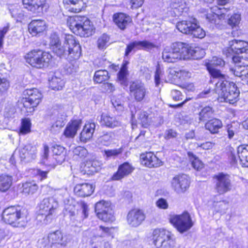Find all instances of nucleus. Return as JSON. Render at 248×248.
Instances as JSON below:
<instances>
[{
  "label": "nucleus",
  "instance_id": "44",
  "mask_svg": "<svg viewBox=\"0 0 248 248\" xmlns=\"http://www.w3.org/2000/svg\"><path fill=\"white\" fill-rule=\"evenodd\" d=\"M9 10L12 17L15 18L17 21H20L23 19L24 16V12L19 5H11L9 7Z\"/></svg>",
  "mask_w": 248,
  "mask_h": 248
},
{
  "label": "nucleus",
  "instance_id": "22",
  "mask_svg": "<svg viewBox=\"0 0 248 248\" xmlns=\"http://www.w3.org/2000/svg\"><path fill=\"white\" fill-rule=\"evenodd\" d=\"M212 13H207L206 15V18L210 22L217 24V18L218 19H224L226 16V9L218 7L217 6H214L211 9Z\"/></svg>",
  "mask_w": 248,
  "mask_h": 248
},
{
  "label": "nucleus",
  "instance_id": "12",
  "mask_svg": "<svg viewBox=\"0 0 248 248\" xmlns=\"http://www.w3.org/2000/svg\"><path fill=\"white\" fill-rule=\"evenodd\" d=\"M95 211L98 217L105 222H112L115 219L110 203L108 202L102 200L97 202L95 206Z\"/></svg>",
  "mask_w": 248,
  "mask_h": 248
},
{
  "label": "nucleus",
  "instance_id": "1",
  "mask_svg": "<svg viewBox=\"0 0 248 248\" xmlns=\"http://www.w3.org/2000/svg\"><path fill=\"white\" fill-rule=\"evenodd\" d=\"M215 92L224 102L233 104L238 100L240 92L235 84L227 80L218 81Z\"/></svg>",
  "mask_w": 248,
  "mask_h": 248
},
{
  "label": "nucleus",
  "instance_id": "53",
  "mask_svg": "<svg viewBox=\"0 0 248 248\" xmlns=\"http://www.w3.org/2000/svg\"><path fill=\"white\" fill-rule=\"evenodd\" d=\"M50 87L54 90H60L64 85V81L60 78L53 77L49 81Z\"/></svg>",
  "mask_w": 248,
  "mask_h": 248
},
{
  "label": "nucleus",
  "instance_id": "33",
  "mask_svg": "<svg viewBox=\"0 0 248 248\" xmlns=\"http://www.w3.org/2000/svg\"><path fill=\"white\" fill-rule=\"evenodd\" d=\"M101 163L97 160H88L84 164L83 170L88 174L98 172L101 169Z\"/></svg>",
  "mask_w": 248,
  "mask_h": 248
},
{
  "label": "nucleus",
  "instance_id": "59",
  "mask_svg": "<svg viewBox=\"0 0 248 248\" xmlns=\"http://www.w3.org/2000/svg\"><path fill=\"white\" fill-rule=\"evenodd\" d=\"M21 103L23 104L24 108H28V111L31 112L34 110V108L36 107L37 105H33L32 102L28 99V97H23L21 100Z\"/></svg>",
  "mask_w": 248,
  "mask_h": 248
},
{
  "label": "nucleus",
  "instance_id": "31",
  "mask_svg": "<svg viewBox=\"0 0 248 248\" xmlns=\"http://www.w3.org/2000/svg\"><path fill=\"white\" fill-rule=\"evenodd\" d=\"M132 171L131 166L128 163H124L119 167L117 171L111 179L112 180H119L130 174Z\"/></svg>",
  "mask_w": 248,
  "mask_h": 248
},
{
  "label": "nucleus",
  "instance_id": "41",
  "mask_svg": "<svg viewBox=\"0 0 248 248\" xmlns=\"http://www.w3.org/2000/svg\"><path fill=\"white\" fill-rule=\"evenodd\" d=\"M13 177L7 174L0 175V191L5 192L11 186L13 183Z\"/></svg>",
  "mask_w": 248,
  "mask_h": 248
},
{
  "label": "nucleus",
  "instance_id": "45",
  "mask_svg": "<svg viewBox=\"0 0 248 248\" xmlns=\"http://www.w3.org/2000/svg\"><path fill=\"white\" fill-rule=\"evenodd\" d=\"M115 231L113 227L108 228L100 226L96 230L95 235L98 237H105L106 236H111Z\"/></svg>",
  "mask_w": 248,
  "mask_h": 248
},
{
  "label": "nucleus",
  "instance_id": "34",
  "mask_svg": "<svg viewBox=\"0 0 248 248\" xmlns=\"http://www.w3.org/2000/svg\"><path fill=\"white\" fill-rule=\"evenodd\" d=\"M24 94L27 95L28 99L32 102L33 105H38L42 97V93L36 88L27 89L24 91Z\"/></svg>",
  "mask_w": 248,
  "mask_h": 248
},
{
  "label": "nucleus",
  "instance_id": "7",
  "mask_svg": "<svg viewBox=\"0 0 248 248\" xmlns=\"http://www.w3.org/2000/svg\"><path fill=\"white\" fill-rule=\"evenodd\" d=\"M153 240L156 248H173L175 244L173 235L164 229H155L153 232Z\"/></svg>",
  "mask_w": 248,
  "mask_h": 248
},
{
  "label": "nucleus",
  "instance_id": "39",
  "mask_svg": "<svg viewBox=\"0 0 248 248\" xmlns=\"http://www.w3.org/2000/svg\"><path fill=\"white\" fill-rule=\"evenodd\" d=\"M152 114H148L146 111H141L139 114L138 119L144 127H147L149 125L156 122L155 118H153Z\"/></svg>",
  "mask_w": 248,
  "mask_h": 248
},
{
  "label": "nucleus",
  "instance_id": "2",
  "mask_svg": "<svg viewBox=\"0 0 248 248\" xmlns=\"http://www.w3.org/2000/svg\"><path fill=\"white\" fill-rule=\"evenodd\" d=\"M67 24L74 33L81 37H87L92 35L94 30L91 21L85 17H69Z\"/></svg>",
  "mask_w": 248,
  "mask_h": 248
},
{
  "label": "nucleus",
  "instance_id": "32",
  "mask_svg": "<svg viewBox=\"0 0 248 248\" xmlns=\"http://www.w3.org/2000/svg\"><path fill=\"white\" fill-rule=\"evenodd\" d=\"M223 126L221 120L218 119L214 118L208 121L205 124V128L208 130L211 134H217L219 130Z\"/></svg>",
  "mask_w": 248,
  "mask_h": 248
},
{
  "label": "nucleus",
  "instance_id": "6",
  "mask_svg": "<svg viewBox=\"0 0 248 248\" xmlns=\"http://www.w3.org/2000/svg\"><path fill=\"white\" fill-rule=\"evenodd\" d=\"M26 62L33 67L42 68L47 66L52 59L51 55L40 49L33 50L25 56Z\"/></svg>",
  "mask_w": 248,
  "mask_h": 248
},
{
  "label": "nucleus",
  "instance_id": "18",
  "mask_svg": "<svg viewBox=\"0 0 248 248\" xmlns=\"http://www.w3.org/2000/svg\"><path fill=\"white\" fill-rule=\"evenodd\" d=\"M156 47V46L153 43L147 40L142 41H134L130 43L127 46L125 54L128 56L129 54L134 49H143L146 51L150 50Z\"/></svg>",
  "mask_w": 248,
  "mask_h": 248
},
{
  "label": "nucleus",
  "instance_id": "51",
  "mask_svg": "<svg viewBox=\"0 0 248 248\" xmlns=\"http://www.w3.org/2000/svg\"><path fill=\"white\" fill-rule=\"evenodd\" d=\"M109 36L106 34L104 33L101 35L98 39L97 45V47L100 49H106L109 45Z\"/></svg>",
  "mask_w": 248,
  "mask_h": 248
},
{
  "label": "nucleus",
  "instance_id": "28",
  "mask_svg": "<svg viewBox=\"0 0 248 248\" xmlns=\"http://www.w3.org/2000/svg\"><path fill=\"white\" fill-rule=\"evenodd\" d=\"M185 47L186 48V57H185V59H200L202 58L205 54L203 49L199 47L189 46L188 44L185 43Z\"/></svg>",
  "mask_w": 248,
  "mask_h": 248
},
{
  "label": "nucleus",
  "instance_id": "49",
  "mask_svg": "<svg viewBox=\"0 0 248 248\" xmlns=\"http://www.w3.org/2000/svg\"><path fill=\"white\" fill-rule=\"evenodd\" d=\"M206 68L211 76L214 78H218V81L226 80V75L223 74L219 70L212 67H206Z\"/></svg>",
  "mask_w": 248,
  "mask_h": 248
},
{
  "label": "nucleus",
  "instance_id": "23",
  "mask_svg": "<svg viewBox=\"0 0 248 248\" xmlns=\"http://www.w3.org/2000/svg\"><path fill=\"white\" fill-rule=\"evenodd\" d=\"M96 127L94 122H88L83 126L80 134V140L82 142H86L92 138Z\"/></svg>",
  "mask_w": 248,
  "mask_h": 248
},
{
  "label": "nucleus",
  "instance_id": "30",
  "mask_svg": "<svg viewBox=\"0 0 248 248\" xmlns=\"http://www.w3.org/2000/svg\"><path fill=\"white\" fill-rule=\"evenodd\" d=\"M28 29L30 33L35 36L45 30L46 23L42 20H34L29 24Z\"/></svg>",
  "mask_w": 248,
  "mask_h": 248
},
{
  "label": "nucleus",
  "instance_id": "57",
  "mask_svg": "<svg viewBox=\"0 0 248 248\" xmlns=\"http://www.w3.org/2000/svg\"><path fill=\"white\" fill-rule=\"evenodd\" d=\"M127 72L126 66L124 64L118 73V78L121 84L124 83L126 81Z\"/></svg>",
  "mask_w": 248,
  "mask_h": 248
},
{
  "label": "nucleus",
  "instance_id": "29",
  "mask_svg": "<svg viewBox=\"0 0 248 248\" xmlns=\"http://www.w3.org/2000/svg\"><path fill=\"white\" fill-rule=\"evenodd\" d=\"M64 7L68 11L73 13H79L83 8L82 0H63Z\"/></svg>",
  "mask_w": 248,
  "mask_h": 248
},
{
  "label": "nucleus",
  "instance_id": "54",
  "mask_svg": "<svg viewBox=\"0 0 248 248\" xmlns=\"http://www.w3.org/2000/svg\"><path fill=\"white\" fill-rule=\"evenodd\" d=\"M241 18L240 14L235 13L232 15L228 19L227 22L232 28L237 27L240 23Z\"/></svg>",
  "mask_w": 248,
  "mask_h": 248
},
{
  "label": "nucleus",
  "instance_id": "27",
  "mask_svg": "<svg viewBox=\"0 0 248 248\" xmlns=\"http://www.w3.org/2000/svg\"><path fill=\"white\" fill-rule=\"evenodd\" d=\"M94 187L89 183L77 184L74 187V192L78 196L85 197L90 196L93 192Z\"/></svg>",
  "mask_w": 248,
  "mask_h": 248
},
{
  "label": "nucleus",
  "instance_id": "26",
  "mask_svg": "<svg viewBox=\"0 0 248 248\" xmlns=\"http://www.w3.org/2000/svg\"><path fill=\"white\" fill-rule=\"evenodd\" d=\"M81 120H75L69 122L64 129L63 135L66 138H74L81 127Z\"/></svg>",
  "mask_w": 248,
  "mask_h": 248
},
{
  "label": "nucleus",
  "instance_id": "5",
  "mask_svg": "<svg viewBox=\"0 0 248 248\" xmlns=\"http://www.w3.org/2000/svg\"><path fill=\"white\" fill-rule=\"evenodd\" d=\"M186 51L185 43L175 42L164 47L162 53V58L165 62H175L179 60H185V57L187 56Z\"/></svg>",
  "mask_w": 248,
  "mask_h": 248
},
{
  "label": "nucleus",
  "instance_id": "11",
  "mask_svg": "<svg viewBox=\"0 0 248 248\" xmlns=\"http://www.w3.org/2000/svg\"><path fill=\"white\" fill-rule=\"evenodd\" d=\"M170 221L181 233L187 231L193 225L190 215L186 211L181 215L171 216Z\"/></svg>",
  "mask_w": 248,
  "mask_h": 248
},
{
  "label": "nucleus",
  "instance_id": "15",
  "mask_svg": "<svg viewBox=\"0 0 248 248\" xmlns=\"http://www.w3.org/2000/svg\"><path fill=\"white\" fill-rule=\"evenodd\" d=\"M130 94L137 102L142 101L148 93L144 84L140 82L134 81L130 85Z\"/></svg>",
  "mask_w": 248,
  "mask_h": 248
},
{
  "label": "nucleus",
  "instance_id": "36",
  "mask_svg": "<svg viewBox=\"0 0 248 248\" xmlns=\"http://www.w3.org/2000/svg\"><path fill=\"white\" fill-rule=\"evenodd\" d=\"M100 123L102 125L109 128H114L120 124V122L116 117H111L106 114H102Z\"/></svg>",
  "mask_w": 248,
  "mask_h": 248
},
{
  "label": "nucleus",
  "instance_id": "17",
  "mask_svg": "<svg viewBox=\"0 0 248 248\" xmlns=\"http://www.w3.org/2000/svg\"><path fill=\"white\" fill-rule=\"evenodd\" d=\"M145 218V215L141 210L134 209L131 210L126 217L127 222L131 227H136L141 224Z\"/></svg>",
  "mask_w": 248,
  "mask_h": 248
},
{
  "label": "nucleus",
  "instance_id": "60",
  "mask_svg": "<svg viewBox=\"0 0 248 248\" xmlns=\"http://www.w3.org/2000/svg\"><path fill=\"white\" fill-rule=\"evenodd\" d=\"M215 208L217 212L225 213L228 207V204L224 201H220L216 203Z\"/></svg>",
  "mask_w": 248,
  "mask_h": 248
},
{
  "label": "nucleus",
  "instance_id": "50",
  "mask_svg": "<svg viewBox=\"0 0 248 248\" xmlns=\"http://www.w3.org/2000/svg\"><path fill=\"white\" fill-rule=\"evenodd\" d=\"M224 61L220 58L213 57L210 60H205L204 61V65L206 67H215L217 66H222L224 65Z\"/></svg>",
  "mask_w": 248,
  "mask_h": 248
},
{
  "label": "nucleus",
  "instance_id": "61",
  "mask_svg": "<svg viewBox=\"0 0 248 248\" xmlns=\"http://www.w3.org/2000/svg\"><path fill=\"white\" fill-rule=\"evenodd\" d=\"M191 74L185 70H178L177 78L181 80H184L190 78Z\"/></svg>",
  "mask_w": 248,
  "mask_h": 248
},
{
  "label": "nucleus",
  "instance_id": "38",
  "mask_svg": "<svg viewBox=\"0 0 248 248\" xmlns=\"http://www.w3.org/2000/svg\"><path fill=\"white\" fill-rule=\"evenodd\" d=\"M237 154L242 166L248 165V145L243 144L237 148Z\"/></svg>",
  "mask_w": 248,
  "mask_h": 248
},
{
  "label": "nucleus",
  "instance_id": "56",
  "mask_svg": "<svg viewBox=\"0 0 248 248\" xmlns=\"http://www.w3.org/2000/svg\"><path fill=\"white\" fill-rule=\"evenodd\" d=\"M73 152L75 155H77L80 158H84L88 155L86 149L81 146L76 147Z\"/></svg>",
  "mask_w": 248,
  "mask_h": 248
},
{
  "label": "nucleus",
  "instance_id": "4",
  "mask_svg": "<svg viewBox=\"0 0 248 248\" xmlns=\"http://www.w3.org/2000/svg\"><path fill=\"white\" fill-rule=\"evenodd\" d=\"M229 47L223 52L227 57H231L233 62L241 59H248V43L243 40L233 39L229 41Z\"/></svg>",
  "mask_w": 248,
  "mask_h": 248
},
{
  "label": "nucleus",
  "instance_id": "14",
  "mask_svg": "<svg viewBox=\"0 0 248 248\" xmlns=\"http://www.w3.org/2000/svg\"><path fill=\"white\" fill-rule=\"evenodd\" d=\"M190 182L188 177L186 174L178 175L171 180L172 188L177 193H184L189 186Z\"/></svg>",
  "mask_w": 248,
  "mask_h": 248
},
{
  "label": "nucleus",
  "instance_id": "3",
  "mask_svg": "<svg viewBox=\"0 0 248 248\" xmlns=\"http://www.w3.org/2000/svg\"><path fill=\"white\" fill-rule=\"evenodd\" d=\"M2 219L15 228L24 227L27 223V217L19 206H12L5 208L2 212Z\"/></svg>",
  "mask_w": 248,
  "mask_h": 248
},
{
  "label": "nucleus",
  "instance_id": "40",
  "mask_svg": "<svg viewBox=\"0 0 248 248\" xmlns=\"http://www.w3.org/2000/svg\"><path fill=\"white\" fill-rule=\"evenodd\" d=\"M65 116L61 114L58 113L53 117V122L50 127V131L52 132L58 131L64 125Z\"/></svg>",
  "mask_w": 248,
  "mask_h": 248
},
{
  "label": "nucleus",
  "instance_id": "55",
  "mask_svg": "<svg viewBox=\"0 0 248 248\" xmlns=\"http://www.w3.org/2000/svg\"><path fill=\"white\" fill-rule=\"evenodd\" d=\"M31 124L29 119H24L22 120L21 125L19 130V134H26L31 131Z\"/></svg>",
  "mask_w": 248,
  "mask_h": 248
},
{
  "label": "nucleus",
  "instance_id": "52",
  "mask_svg": "<svg viewBox=\"0 0 248 248\" xmlns=\"http://www.w3.org/2000/svg\"><path fill=\"white\" fill-rule=\"evenodd\" d=\"M75 203V202L71 201L69 204H65L64 207V214L69 216L71 220L75 219L77 214Z\"/></svg>",
  "mask_w": 248,
  "mask_h": 248
},
{
  "label": "nucleus",
  "instance_id": "47",
  "mask_svg": "<svg viewBox=\"0 0 248 248\" xmlns=\"http://www.w3.org/2000/svg\"><path fill=\"white\" fill-rule=\"evenodd\" d=\"M108 75V72L106 70H98L94 73V81L97 83H102L108 79L109 77Z\"/></svg>",
  "mask_w": 248,
  "mask_h": 248
},
{
  "label": "nucleus",
  "instance_id": "46",
  "mask_svg": "<svg viewBox=\"0 0 248 248\" xmlns=\"http://www.w3.org/2000/svg\"><path fill=\"white\" fill-rule=\"evenodd\" d=\"M187 155L194 169L199 170L203 168L202 162L193 153L188 152Z\"/></svg>",
  "mask_w": 248,
  "mask_h": 248
},
{
  "label": "nucleus",
  "instance_id": "42",
  "mask_svg": "<svg viewBox=\"0 0 248 248\" xmlns=\"http://www.w3.org/2000/svg\"><path fill=\"white\" fill-rule=\"evenodd\" d=\"M114 134L111 132L104 133L99 137L97 140V143L99 145L108 146L113 141Z\"/></svg>",
  "mask_w": 248,
  "mask_h": 248
},
{
  "label": "nucleus",
  "instance_id": "37",
  "mask_svg": "<svg viewBox=\"0 0 248 248\" xmlns=\"http://www.w3.org/2000/svg\"><path fill=\"white\" fill-rule=\"evenodd\" d=\"M53 158L58 163L61 164L65 159L66 152L65 148L60 145H55L52 149Z\"/></svg>",
  "mask_w": 248,
  "mask_h": 248
},
{
  "label": "nucleus",
  "instance_id": "8",
  "mask_svg": "<svg viewBox=\"0 0 248 248\" xmlns=\"http://www.w3.org/2000/svg\"><path fill=\"white\" fill-rule=\"evenodd\" d=\"M176 28L180 32L190 34L196 38H202L205 36V31L198 25L195 18L179 22L176 25Z\"/></svg>",
  "mask_w": 248,
  "mask_h": 248
},
{
  "label": "nucleus",
  "instance_id": "64",
  "mask_svg": "<svg viewBox=\"0 0 248 248\" xmlns=\"http://www.w3.org/2000/svg\"><path fill=\"white\" fill-rule=\"evenodd\" d=\"M9 82L5 78H1L0 83V92L4 93L6 92L9 88Z\"/></svg>",
  "mask_w": 248,
  "mask_h": 248
},
{
  "label": "nucleus",
  "instance_id": "43",
  "mask_svg": "<svg viewBox=\"0 0 248 248\" xmlns=\"http://www.w3.org/2000/svg\"><path fill=\"white\" fill-rule=\"evenodd\" d=\"M22 192L26 195L33 194L38 189V186L34 182H27L22 184Z\"/></svg>",
  "mask_w": 248,
  "mask_h": 248
},
{
  "label": "nucleus",
  "instance_id": "24",
  "mask_svg": "<svg viewBox=\"0 0 248 248\" xmlns=\"http://www.w3.org/2000/svg\"><path fill=\"white\" fill-rule=\"evenodd\" d=\"M36 152V147L30 144L25 145L19 150V156L21 159H27L28 161L35 158Z\"/></svg>",
  "mask_w": 248,
  "mask_h": 248
},
{
  "label": "nucleus",
  "instance_id": "9",
  "mask_svg": "<svg viewBox=\"0 0 248 248\" xmlns=\"http://www.w3.org/2000/svg\"><path fill=\"white\" fill-rule=\"evenodd\" d=\"M64 44L67 46V54L68 59L72 62L75 61L73 71H76L78 62L77 61L81 55V48L79 44L77 42L74 36L71 34H66L64 38Z\"/></svg>",
  "mask_w": 248,
  "mask_h": 248
},
{
  "label": "nucleus",
  "instance_id": "35",
  "mask_svg": "<svg viewBox=\"0 0 248 248\" xmlns=\"http://www.w3.org/2000/svg\"><path fill=\"white\" fill-rule=\"evenodd\" d=\"M47 239L48 244L50 245L58 244L61 246L66 245V241L63 239L62 234L60 231H56L49 233Z\"/></svg>",
  "mask_w": 248,
  "mask_h": 248
},
{
  "label": "nucleus",
  "instance_id": "25",
  "mask_svg": "<svg viewBox=\"0 0 248 248\" xmlns=\"http://www.w3.org/2000/svg\"><path fill=\"white\" fill-rule=\"evenodd\" d=\"M235 66L231 70L233 74L241 78L242 80H248V65H244L240 60L237 62H234Z\"/></svg>",
  "mask_w": 248,
  "mask_h": 248
},
{
  "label": "nucleus",
  "instance_id": "20",
  "mask_svg": "<svg viewBox=\"0 0 248 248\" xmlns=\"http://www.w3.org/2000/svg\"><path fill=\"white\" fill-rule=\"evenodd\" d=\"M141 163L149 168L158 167L162 162L152 152H147L140 155Z\"/></svg>",
  "mask_w": 248,
  "mask_h": 248
},
{
  "label": "nucleus",
  "instance_id": "16",
  "mask_svg": "<svg viewBox=\"0 0 248 248\" xmlns=\"http://www.w3.org/2000/svg\"><path fill=\"white\" fill-rule=\"evenodd\" d=\"M49 46L50 49L59 57L67 55V46L63 42L62 45L60 38L56 33L52 34L50 37Z\"/></svg>",
  "mask_w": 248,
  "mask_h": 248
},
{
  "label": "nucleus",
  "instance_id": "58",
  "mask_svg": "<svg viewBox=\"0 0 248 248\" xmlns=\"http://www.w3.org/2000/svg\"><path fill=\"white\" fill-rule=\"evenodd\" d=\"M123 152V149L120 148L112 150H108L105 151V153L107 157L114 158L121 154Z\"/></svg>",
  "mask_w": 248,
  "mask_h": 248
},
{
  "label": "nucleus",
  "instance_id": "13",
  "mask_svg": "<svg viewBox=\"0 0 248 248\" xmlns=\"http://www.w3.org/2000/svg\"><path fill=\"white\" fill-rule=\"evenodd\" d=\"M216 189L220 194H224L231 189V183L229 175L219 173L214 176Z\"/></svg>",
  "mask_w": 248,
  "mask_h": 248
},
{
  "label": "nucleus",
  "instance_id": "19",
  "mask_svg": "<svg viewBox=\"0 0 248 248\" xmlns=\"http://www.w3.org/2000/svg\"><path fill=\"white\" fill-rule=\"evenodd\" d=\"M23 7L32 13H39L42 12L45 6V0H22Z\"/></svg>",
  "mask_w": 248,
  "mask_h": 248
},
{
  "label": "nucleus",
  "instance_id": "63",
  "mask_svg": "<svg viewBox=\"0 0 248 248\" xmlns=\"http://www.w3.org/2000/svg\"><path fill=\"white\" fill-rule=\"evenodd\" d=\"M32 173L38 177L41 181L46 179L47 177V172L46 171H42L40 169H33Z\"/></svg>",
  "mask_w": 248,
  "mask_h": 248
},
{
  "label": "nucleus",
  "instance_id": "10",
  "mask_svg": "<svg viewBox=\"0 0 248 248\" xmlns=\"http://www.w3.org/2000/svg\"><path fill=\"white\" fill-rule=\"evenodd\" d=\"M58 207V202L52 197L44 199L39 205V214L45 216L44 223H50L56 215Z\"/></svg>",
  "mask_w": 248,
  "mask_h": 248
},
{
  "label": "nucleus",
  "instance_id": "21",
  "mask_svg": "<svg viewBox=\"0 0 248 248\" xmlns=\"http://www.w3.org/2000/svg\"><path fill=\"white\" fill-rule=\"evenodd\" d=\"M113 20L118 28L121 30H125L132 21L129 16L123 13L114 14Z\"/></svg>",
  "mask_w": 248,
  "mask_h": 248
},
{
  "label": "nucleus",
  "instance_id": "48",
  "mask_svg": "<svg viewBox=\"0 0 248 248\" xmlns=\"http://www.w3.org/2000/svg\"><path fill=\"white\" fill-rule=\"evenodd\" d=\"M213 114V110L211 107L206 106L202 108L199 112V120L200 122L205 121L210 118Z\"/></svg>",
  "mask_w": 248,
  "mask_h": 248
},
{
  "label": "nucleus",
  "instance_id": "62",
  "mask_svg": "<svg viewBox=\"0 0 248 248\" xmlns=\"http://www.w3.org/2000/svg\"><path fill=\"white\" fill-rule=\"evenodd\" d=\"M177 73L178 71L174 68H170L168 70V78L169 82H174L175 80L178 78Z\"/></svg>",
  "mask_w": 248,
  "mask_h": 248
}]
</instances>
